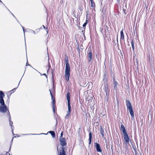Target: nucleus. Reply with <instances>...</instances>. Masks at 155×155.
Masks as SVG:
<instances>
[{
  "instance_id": "1",
  "label": "nucleus",
  "mask_w": 155,
  "mask_h": 155,
  "mask_svg": "<svg viewBox=\"0 0 155 155\" xmlns=\"http://www.w3.org/2000/svg\"><path fill=\"white\" fill-rule=\"evenodd\" d=\"M65 61L66 64L65 77L66 80L68 81L69 79L70 67L69 64L68 63V59L67 58L65 59Z\"/></svg>"
},
{
  "instance_id": "2",
  "label": "nucleus",
  "mask_w": 155,
  "mask_h": 155,
  "mask_svg": "<svg viewBox=\"0 0 155 155\" xmlns=\"http://www.w3.org/2000/svg\"><path fill=\"white\" fill-rule=\"evenodd\" d=\"M60 144L62 146V147H61V150L60 152H59V155H60L63 152L64 153V155H66L65 150V149L67 150V149L66 147H64L67 144L65 139L64 138H60Z\"/></svg>"
},
{
  "instance_id": "3",
  "label": "nucleus",
  "mask_w": 155,
  "mask_h": 155,
  "mask_svg": "<svg viewBox=\"0 0 155 155\" xmlns=\"http://www.w3.org/2000/svg\"><path fill=\"white\" fill-rule=\"evenodd\" d=\"M123 137L124 140V143L126 144L127 145V144H128L129 142L130 139L129 137H128L127 134H123Z\"/></svg>"
},
{
  "instance_id": "4",
  "label": "nucleus",
  "mask_w": 155,
  "mask_h": 155,
  "mask_svg": "<svg viewBox=\"0 0 155 155\" xmlns=\"http://www.w3.org/2000/svg\"><path fill=\"white\" fill-rule=\"evenodd\" d=\"M4 96V93L2 91H0V103L2 105H4L5 104L3 97Z\"/></svg>"
},
{
  "instance_id": "5",
  "label": "nucleus",
  "mask_w": 155,
  "mask_h": 155,
  "mask_svg": "<svg viewBox=\"0 0 155 155\" xmlns=\"http://www.w3.org/2000/svg\"><path fill=\"white\" fill-rule=\"evenodd\" d=\"M8 119H9V125L11 128L12 130V132L13 134V135H15V134L13 133V128H14V126H13V122L11 120V116L9 112H8Z\"/></svg>"
},
{
  "instance_id": "6",
  "label": "nucleus",
  "mask_w": 155,
  "mask_h": 155,
  "mask_svg": "<svg viewBox=\"0 0 155 155\" xmlns=\"http://www.w3.org/2000/svg\"><path fill=\"white\" fill-rule=\"evenodd\" d=\"M87 99L90 100L88 102L87 106H90L91 107H94V101L91 100L92 99V98L91 97H90L89 98H87Z\"/></svg>"
},
{
  "instance_id": "7",
  "label": "nucleus",
  "mask_w": 155,
  "mask_h": 155,
  "mask_svg": "<svg viewBox=\"0 0 155 155\" xmlns=\"http://www.w3.org/2000/svg\"><path fill=\"white\" fill-rule=\"evenodd\" d=\"M94 145L96 149V150L98 152H101L102 150L101 149L100 144L97 143H95L94 144Z\"/></svg>"
},
{
  "instance_id": "8",
  "label": "nucleus",
  "mask_w": 155,
  "mask_h": 155,
  "mask_svg": "<svg viewBox=\"0 0 155 155\" xmlns=\"http://www.w3.org/2000/svg\"><path fill=\"white\" fill-rule=\"evenodd\" d=\"M118 85V83L116 81L115 79H113V86L114 90L116 91H117V87Z\"/></svg>"
},
{
  "instance_id": "9",
  "label": "nucleus",
  "mask_w": 155,
  "mask_h": 155,
  "mask_svg": "<svg viewBox=\"0 0 155 155\" xmlns=\"http://www.w3.org/2000/svg\"><path fill=\"white\" fill-rule=\"evenodd\" d=\"M87 58L89 62H90L92 57V54L91 53V50L90 49L89 51V53L87 54Z\"/></svg>"
},
{
  "instance_id": "10",
  "label": "nucleus",
  "mask_w": 155,
  "mask_h": 155,
  "mask_svg": "<svg viewBox=\"0 0 155 155\" xmlns=\"http://www.w3.org/2000/svg\"><path fill=\"white\" fill-rule=\"evenodd\" d=\"M67 98L68 101V107H70V94L68 93L67 94Z\"/></svg>"
},
{
  "instance_id": "11",
  "label": "nucleus",
  "mask_w": 155,
  "mask_h": 155,
  "mask_svg": "<svg viewBox=\"0 0 155 155\" xmlns=\"http://www.w3.org/2000/svg\"><path fill=\"white\" fill-rule=\"evenodd\" d=\"M127 110L129 112L131 117H134V114L133 111V109L132 107H128Z\"/></svg>"
},
{
  "instance_id": "12",
  "label": "nucleus",
  "mask_w": 155,
  "mask_h": 155,
  "mask_svg": "<svg viewBox=\"0 0 155 155\" xmlns=\"http://www.w3.org/2000/svg\"><path fill=\"white\" fill-rule=\"evenodd\" d=\"M120 130L123 132V135L127 134L125 127L122 124L120 127Z\"/></svg>"
},
{
  "instance_id": "13",
  "label": "nucleus",
  "mask_w": 155,
  "mask_h": 155,
  "mask_svg": "<svg viewBox=\"0 0 155 155\" xmlns=\"http://www.w3.org/2000/svg\"><path fill=\"white\" fill-rule=\"evenodd\" d=\"M7 110L8 111V112H9L7 107H0V111L1 112H6Z\"/></svg>"
},
{
  "instance_id": "14",
  "label": "nucleus",
  "mask_w": 155,
  "mask_h": 155,
  "mask_svg": "<svg viewBox=\"0 0 155 155\" xmlns=\"http://www.w3.org/2000/svg\"><path fill=\"white\" fill-rule=\"evenodd\" d=\"M100 133L102 135V136L103 137H104V129L102 128L101 126H100Z\"/></svg>"
},
{
  "instance_id": "15",
  "label": "nucleus",
  "mask_w": 155,
  "mask_h": 155,
  "mask_svg": "<svg viewBox=\"0 0 155 155\" xmlns=\"http://www.w3.org/2000/svg\"><path fill=\"white\" fill-rule=\"evenodd\" d=\"M89 144H90L91 141L92 139V133L90 132L89 134Z\"/></svg>"
},
{
  "instance_id": "16",
  "label": "nucleus",
  "mask_w": 155,
  "mask_h": 155,
  "mask_svg": "<svg viewBox=\"0 0 155 155\" xmlns=\"http://www.w3.org/2000/svg\"><path fill=\"white\" fill-rule=\"evenodd\" d=\"M123 30L120 31V39L124 40V36L123 32Z\"/></svg>"
},
{
  "instance_id": "17",
  "label": "nucleus",
  "mask_w": 155,
  "mask_h": 155,
  "mask_svg": "<svg viewBox=\"0 0 155 155\" xmlns=\"http://www.w3.org/2000/svg\"><path fill=\"white\" fill-rule=\"evenodd\" d=\"M51 134L53 138H54L55 136V132L54 131H50L48 132Z\"/></svg>"
},
{
  "instance_id": "18",
  "label": "nucleus",
  "mask_w": 155,
  "mask_h": 155,
  "mask_svg": "<svg viewBox=\"0 0 155 155\" xmlns=\"http://www.w3.org/2000/svg\"><path fill=\"white\" fill-rule=\"evenodd\" d=\"M91 7H94L95 6V4L93 0H90Z\"/></svg>"
},
{
  "instance_id": "19",
  "label": "nucleus",
  "mask_w": 155,
  "mask_h": 155,
  "mask_svg": "<svg viewBox=\"0 0 155 155\" xmlns=\"http://www.w3.org/2000/svg\"><path fill=\"white\" fill-rule=\"evenodd\" d=\"M70 114L67 113L66 116L64 117V119H68L70 116Z\"/></svg>"
},
{
  "instance_id": "20",
  "label": "nucleus",
  "mask_w": 155,
  "mask_h": 155,
  "mask_svg": "<svg viewBox=\"0 0 155 155\" xmlns=\"http://www.w3.org/2000/svg\"><path fill=\"white\" fill-rule=\"evenodd\" d=\"M126 102L127 107H131V104L129 101H127Z\"/></svg>"
},
{
  "instance_id": "21",
  "label": "nucleus",
  "mask_w": 155,
  "mask_h": 155,
  "mask_svg": "<svg viewBox=\"0 0 155 155\" xmlns=\"http://www.w3.org/2000/svg\"><path fill=\"white\" fill-rule=\"evenodd\" d=\"M8 152H5V151H4L0 155H7L8 153Z\"/></svg>"
},
{
  "instance_id": "22",
  "label": "nucleus",
  "mask_w": 155,
  "mask_h": 155,
  "mask_svg": "<svg viewBox=\"0 0 155 155\" xmlns=\"http://www.w3.org/2000/svg\"><path fill=\"white\" fill-rule=\"evenodd\" d=\"M71 111V107H68V111L67 112V113L70 114Z\"/></svg>"
},
{
  "instance_id": "23",
  "label": "nucleus",
  "mask_w": 155,
  "mask_h": 155,
  "mask_svg": "<svg viewBox=\"0 0 155 155\" xmlns=\"http://www.w3.org/2000/svg\"><path fill=\"white\" fill-rule=\"evenodd\" d=\"M131 43L132 48L134 50V44L133 41H131Z\"/></svg>"
},
{
  "instance_id": "24",
  "label": "nucleus",
  "mask_w": 155,
  "mask_h": 155,
  "mask_svg": "<svg viewBox=\"0 0 155 155\" xmlns=\"http://www.w3.org/2000/svg\"><path fill=\"white\" fill-rule=\"evenodd\" d=\"M87 20H86V22L85 23H84V24L83 25V26L84 27H85L86 26V25L87 24Z\"/></svg>"
},
{
  "instance_id": "25",
  "label": "nucleus",
  "mask_w": 155,
  "mask_h": 155,
  "mask_svg": "<svg viewBox=\"0 0 155 155\" xmlns=\"http://www.w3.org/2000/svg\"><path fill=\"white\" fill-rule=\"evenodd\" d=\"M56 109V107H53V111L54 113V114H55V109Z\"/></svg>"
},
{
  "instance_id": "26",
  "label": "nucleus",
  "mask_w": 155,
  "mask_h": 155,
  "mask_svg": "<svg viewBox=\"0 0 155 155\" xmlns=\"http://www.w3.org/2000/svg\"><path fill=\"white\" fill-rule=\"evenodd\" d=\"M16 88H14V89H13L12 90L10 91V92H15V91Z\"/></svg>"
},
{
  "instance_id": "27",
  "label": "nucleus",
  "mask_w": 155,
  "mask_h": 155,
  "mask_svg": "<svg viewBox=\"0 0 155 155\" xmlns=\"http://www.w3.org/2000/svg\"><path fill=\"white\" fill-rule=\"evenodd\" d=\"M49 91H50V94H51V97L52 100L53 99V96L52 95V93H51V92L50 90H49Z\"/></svg>"
},
{
  "instance_id": "28",
  "label": "nucleus",
  "mask_w": 155,
  "mask_h": 155,
  "mask_svg": "<svg viewBox=\"0 0 155 155\" xmlns=\"http://www.w3.org/2000/svg\"><path fill=\"white\" fill-rule=\"evenodd\" d=\"M31 33H34V34H35V31L32 30H31Z\"/></svg>"
},
{
  "instance_id": "29",
  "label": "nucleus",
  "mask_w": 155,
  "mask_h": 155,
  "mask_svg": "<svg viewBox=\"0 0 155 155\" xmlns=\"http://www.w3.org/2000/svg\"><path fill=\"white\" fill-rule=\"evenodd\" d=\"M63 135V132H62L61 134V136L60 138H61L62 137V136Z\"/></svg>"
},
{
  "instance_id": "30",
  "label": "nucleus",
  "mask_w": 155,
  "mask_h": 155,
  "mask_svg": "<svg viewBox=\"0 0 155 155\" xmlns=\"http://www.w3.org/2000/svg\"><path fill=\"white\" fill-rule=\"evenodd\" d=\"M54 99H53V101L52 102V105L53 106V107H54Z\"/></svg>"
},
{
  "instance_id": "31",
  "label": "nucleus",
  "mask_w": 155,
  "mask_h": 155,
  "mask_svg": "<svg viewBox=\"0 0 155 155\" xmlns=\"http://www.w3.org/2000/svg\"><path fill=\"white\" fill-rule=\"evenodd\" d=\"M35 135L34 134H22L23 135Z\"/></svg>"
},
{
  "instance_id": "32",
  "label": "nucleus",
  "mask_w": 155,
  "mask_h": 155,
  "mask_svg": "<svg viewBox=\"0 0 155 155\" xmlns=\"http://www.w3.org/2000/svg\"><path fill=\"white\" fill-rule=\"evenodd\" d=\"M21 27H22V28L23 29V31H24V34H25V31H24V28L22 26H21Z\"/></svg>"
},
{
  "instance_id": "33",
  "label": "nucleus",
  "mask_w": 155,
  "mask_h": 155,
  "mask_svg": "<svg viewBox=\"0 0 155 155\" xmlns=\"http://www.w3.org/2000/svg\"><path fill=\"white\" fill-rule=\"evenodd\" d=\"M64 155V153H63V152H62V153H61V155Z\"/></svg>"
},
{
  "instance_id": "34",
  "label": "nucleus",
  "mask_w": 155,
  "mask_h": 155,
  "mask_svg": "<svg viewBox=\"0 0 155 155\" xmlns=\"http://www.w3.org/2000/svg\"><path fill=\"white\" fill-rule=\"evenodd\" d=\"M43 75H44L46 77V78H47V77L46 76V74H45L44 73Z\"/></svg>"
},
{
  "instance_id": "35",
  "label": "nucleus",
  "mask_w": 155,
  "mask_h": 155,
  "mask_svg": "<svg viewBox=\"0 0 155 155\" xmlns=\"http://www.w3.org/2000/svg\"><path fill=\"white\" fill-rule=\"evenodd\" d=\"M11 149V146H10V148H9V150H8L9 151H10Z\"/></svg>"
},
{
  "instance_id": "36",
  "label": "nucleus",
  "mask_w": 155,
  "mask_h": 155,
  "mask_svg": "<svg viewBox=\"0 0 155 155\" xmlns=\"http://www.w3.org/2000/svg\"><path fill=\"white\" fill-rule=\"evenodd\" d=\"M28 65V64L27 63L26 64V65L27 66Z\"/></svg>"
},
{
  "instance_id": "37",
  "label": "nucleus",
  "mask_w": 155,
  "mask_h": 155,
  "mask_svg": "<svg viewBox=\"0 0 155 155\" xmlns=\"http://www.w3.org/2000/svg\"><path fill=\"white\" fill-rule=\"evenodd\" d=\"M43 27H44V28H45V26L44 25H43Z\"/></svg>"
},
{
  "instance_id": "38",
  "label": "nucleus",
  "mask_w": 155,
  "mask_h": 155,
  "mask_svg": "<svg viewBox=\"0 0 155 155\" xmlns=\"http://www.w3.org/2000/svg\"><path fill=\"white\" fill-rule=\"evenodd\" d=\"M57 151H58V147L57 148Z\"/></svg>"
},
{
  "instance_id": "39",
  "label": "nucleus",
  "mask_w": 155,
  "mask_h": 155,
  "mask_svg": "<svg viewBox=\"0 0 155 155\" xmlns=\"http://www.w3.org/2000/svg\"><path fill=\"white\" fill-rule=\"evenodd\" d=\"M44 134L43 133L41 134Z\"/></svg>"
},
{
  "instance_id": "40",
  "label": "nucleus",
  "mask_w": 155,
  "mask_h": 155,
  "mask_svg": "<svg viewBox=\"0 0 155 155\" xmlns=\"http://www.w3.org/2000/svg\"><path fill=\"white\" fill-rule=\"evenodd\" d=\"M47 33H48V31H47Z\"/></svg>"
},
{
  "instance_id": "41",
  "label": "nucleus",
  "mask_w": 155,
  "mask_h": 155,
  "mask_svg": "<svg viewBox=\"0 0 155 155\" xmlns=\"http://www.w3.org/2000/svg\"><path fill=\"white\" fill-rule=\"evenodd\" d=\"M19 83H20V82L18 83V85H19Z\"/></svg>"
},
{
  "instance_id": "42",
  "label": "nucleus",
  "mask_w": 155,
  "mask_h": 155,
  "mask_svg": "<svg viewBox=\"0 0 155 155\" xmlns=\"http://www.w3.org/2000/svg\"><path fill=\"white\" fill-rule=\"evenodd\" d=\"M0 1L1 2V1Z\"/></svg>"
}]
</instances>
